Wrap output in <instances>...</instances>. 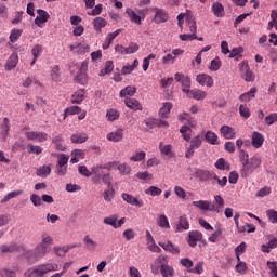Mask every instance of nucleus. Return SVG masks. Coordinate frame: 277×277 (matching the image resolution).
Listing matches in <instances>:
<instances>
[{
	"mask_svg": "<svg viewBox=\"0 0 277 277\" xmlns=\"http://www.w3.org/2000/svg\"><path fill=\"white\" fill-rule=\"evenodd\" d=\"M238 157L242 166L240 170V175L242 179H247V176H250V174H252L254 170L261 168V158L256 156L250 158L248 151H240V154H238Z\"/></svg>",
	"mask_w": 277,
	"mask_h": 277,
	"instance_id": "nucleus-1",
	"label": "nucleus"
},
{
	"mask_svg": "<svg viewBox=\"0 0 277 277\" xmlns=\"http://www.w3.org/2000/svg\"><path fill=\"white\" fill-rule=\"evenodd\" d=\"M50 272H57V264L48 263L34 266L25 272L24 277H44Z\"/></svg>",
	"mask_w": 277,
	"mask_h": 277,
	"instance_id": "nucleus-2",
	"label": "nucleus"
},
{
	"mask_svg": "<svg viewBox=\"0 0 277 277\" xmlns=\"http://www.w3.org/2000/svg\"><path fill=\"white\" fill-rule=\"evenodd\" d=\"M49 250V246L39 243L34 250L25 251V256L28 261H40V259H44Z\"/></svg>",
	"mask_w": 277,
	"mask_h": 277,
	"instance_id": "nucleus-3",
	"label": "nucleus"
},
{
	"mask_svg": "<svg viewBox=\"0 0 277 277\" xmlns=\"http://www.w3.org/2000/svg\"><path fill=\"white\" fill-rule=\"evenodd\" d=\"M113 177L111 174H107L103 176V183L107 185V188L103 193V198L105 202H111L114 197L116 196V189H114V185L111 184Z\"/></svg>",
	"mask_w": 277,
	"mask_h": 277,
	"instance_id": "nucleus-4",
	"label": "nucleus"
},
{
	"mask_svg": "<svg viewBox=\"0 0 277 277\" xmlns=\"http://www.w3.org/2000/svg\"><path fill=\"white\" fill-rule=\"evenodd\" d=\"M103 170H109V167L107 166H93L91 169V176H92V181L93 183H101V181H103L104 176H107V174L110 173H105Z\"/></svg>",
	"mask_w": 277,
	"mask_h": 277,
	"instance_id": "nucleus-5",
	"label": "nucleus"
},
{
	"mask_svg": "<svg viewBox=\"0 0 277 277\" xmlns=\"http://www.w3.org/2000/svg\"><path fill=\"white\" fill-rule=\"evenodd\" d=\"M126 16L129 18V21H131V23H134L135 25H142V21L146 18L144 10H138L135 12L133 9H127Z\"/></svg>",
	"mask_w": 277,
	"mask_h": 277,
	"instance_id": "nucleus-6",
	"label": "nucleus"
},
{
	"mask_svg": "<svg viewBox=\"0 0 277 277\" xmlns=\"http://www.w3.org/2000/svg\"><path fill=\"white\" fill-rule=\"evenodd\" d=\"M202 146V136L197 135L190 140V145L186 149L185 157L186 159H192L194 157L195 150H198Z\"/></svg>",
	"mask_w": 277,
	"mask_h": 277,
	"instance_id": "nucleus-7",
	"label": "nucleus"
},
{
	"mask_svg": "<svg viewBox=\"0 0 277 277\" xmlns=\"http://www.w3.org/2000/svg\"><path fill=\"white\" fill-rule=\"evenodd\" d=\"M121 198L123 202H127V205H130L131 207H137L138 209L144 207V200L142 198L135 197L129 193L121 194Z\"/></svg>",
	"mask_w": 277,
	"mask_h": 277,
	"instance_id": "nucleus-8",
	"label": "nucleus"
},
{
	"mask_svg": "<svg viewBox=\"0 0 277 277\" xmlns=\"http://www.w3.org/2000/svg\"><path fill=\"white\" fill-rule=\"evenodd\" d=\"M240 72H241L242 79H245V81H247L249 83H252V81H254V79L256 78L254 76V72H252V70H250V66H248L247 62L241 63Z\"/></svg>",
	"mask_w": 277,
	"mask_h": 277,
	"instance_id": "nucleus-9",
	"label": "nucleus"
},
{
	"mask_svg": "<svg viewBox=\"0 0 277 277\" xmlns=\"http://www.w3.org/2000/svg\"><path fill=\"white\" fill-rule=\"evenodd\" d=\"M25 136L28 140H31L32 142H38V143L47 142L48 140L47 133L39 132V131L25 132Z\"/></svg>",
	"mask_w": 277,
	"mask_h": 277,
	"instance_id": "nucleus-10",
	"label": "nucleus"
},
{
	"mask_svg": "<svg viewBox=\"0 0 277 277\" xmlns=\"http://www.w3.org/2000/svg\"><path fill=\"white\" fill-rule=\"evenodd\" d=\"M220 133L222 137H224V140H235V137H237V131L230 126H222L220 129Z\"/></svg>",
	"mask_w": 277,
	"mask_h": 277,
	"instance_id": "nucleus-11",
	"label": "nucleus"
},
{
	"mask_svg": "<svg viewBox=\"0 0 277 277\" xmlns=\"http://www.w3.org/2000/svg\"><path fill=\"white\" fill-rule=\"evenodd\" d=\"M193 206L200 211H215V205L209 200L193 201Z\"/></svg>",
	"mask_w": 277,
	"mask_h": 277,
	"instance_id": "nucleus-12",
	"label": "nucleus"
},
{
	"mask_svg": "<svg viewBox=\"0 0 277 277\" xmlns=\"http://www.w3.org/2000/svg\"><path fill=\"white\" fill-rule=\"evenodd\" d=\"M124 137V130L122 128H118L117 130L109 132L106 135V138L108 140V142H122V138Z\"/></svg>",
	"mask_w": 277,
	"mask_h": 277,
	"instance_id": "nucleus-13",
	"label": "nucleus"
},
{
	"mask_svg": "<svg viewBox=\"0 0 277 277\" xmlns=\"http://www.w3.org/2000/svg\"><path fill=\"white\" fill-rule=\"evenodd\" d=\"M70 51H72V53H77L78 55H83V53H90V45L85 43V41H82L77 44H71Z\"/></svg>",
	"mask_w": 277,
	"mask_h": 277,
	"instance_id": "nucleus-14",
	"label": "nucleus"
},
{
	"mask_svg": "<svg viewBox=\"0 0 277 277\" xmlns=\"http://www.w3.org/2000/svg\"><path fill=\"white\" fill-rule=\"evenodd\" d=\"M198 241H202V233L198 230L189 232L188 246H190V248H196V246H198Z\"/></svg>",
	"mask_w": 277,
	"mask_h": 277,
	"instance_id": "nucleus-15",
	"label": "nucleus"
},
{
	"mask_svg": "<svg viewBox=\"0 0 277 277\" xmlns=\"http://www.w3.org/2000/svg\"><path fill=\"white\" fill-rule=\"evenodd\" d=\"M197 83L199 85H206L207 88H213V77L207 75V74H199L196 77Z\"/></svg>",
	"mask_w": 277,
	"mask_h": 277,
	"instance_id": "nucleus-16",
	"label": "nucleus"
},
{
	"mask_svg": "<svg viewBox=\"0 0 277 277\" xmlns=\"http://www.w3.org/2000/svg\"><path fill=\"white\" fill-rule=\"evenodd\" d=\"M37 14L38 15L35 18V25H37V27H42V25L49 21V13L42 9H39L37 10Z\"/></svg>",
	"mask_w": 277,
	"mask_h": 277,
	"instance_id": "nucleus-17",
	"label": "nucleus"
},
{
	"mask_svg": "<svg viewBox=\"0 0 277 277\" xmlns=\"http://www.w3.org/2000/svg\"><path fill=\"white\" fill-rule=\"evenodd\" d=\"M146 241H147V248L150 252L159 253L161 252V248L155 243V238H153V235L150 232H146Z\"/></svg>",
	"mask_w": 277,
	"mask_h": 277,
	"instance_id": "nucleus-18",
	"label": "nucleus"
},
{
	"mask_svg": "<svg viewBox=\"0 0 277 277\" xmlns=\"http://www.w3.org/2000/svg\"><path fill=\"white\" fill-rule=\"evenodd\" d=\"M174 79L175 81H177V83H181L183 88H192V78H189L188 76L176 72L174 75Z\"/></svg>",
	"mask_w": 277,
	"mask_h": 277,
	"instance_id": "nucleus-19",
	"label": "nucleus"
},
{
	"mask_svg": "<svg viewBox=\"0 0 277 277\" xmlns=\"http://www.w3.org/2000/svg\"><path fill=\"white\" fill-rule=\"evenodd\" d=\"M169 16L166 11L161 9H155V16H154V22L157 23V25L161 23H166L168 21Z\"/></svg>",
	"mask_w": 277,
	"mask_h": 277,
	"instance_id": "nucleus-20",
	"label": "nucleus"
},
{
	"mask_svg": "<svg viewBox=\"0 0 277 277\" xmlns=\"http://www.w3.org/2000/svg\"><path fill=\"white\" fill-rule=\"evenodd\" d=\"M124 103L129 109H132V111H142V104L140 101L135 98H126Z\"/></svg>",
	"mask_w": 277,
	"mask_h": 277,
	"instance_id": "nucleus-21",
	"label": "nucleus"
},
{
	"mask_svg": "<svg viewBox=\"0 0 277 277\" xmlns=\"http://www.w3.org/2000/svg\"><path fill=\"white\" fill-rule=\"evenodd\" d=\"M163 261H166V256L163 255H159L155 262L151 264L150 269L153 274H159V272H161V265H166L163 264Z\"/></svg>",
	"mask_w": 277,
	"mask_h": 277,
	"instance_id": "nucleus-22",
	"label": "nucleus"
},
{
	"mask_svg": "<svg viewBox=\"0 0 277 277\" xmlns=\"http://www.w3.org/2000/svg\"><path fill=\"white\" fill-rule=\"evenodd\" d=\"M18 65V53H12L4 66L5 70H14V67Z\"/></svg>",
	"mask_w": 277,
	"mask_h": 277,
	"instance_id": "nucleus-23",
	"label": "nucleus"
},
{
	"mask_svg": "<svg viewBox=\"0 0 277 277\" xmlns=\"http://www.w3.org/2000/svg\"><path fill=\"white\" fill-rule=\"evenodd\" d=\"M1 132L0 134L2 135L3 140L10 135V129H12V124H10V118L5 117L3 119L2 124L0 126Z\"/></svg>",
	"mask_w": 277,
	"mask_h": 277,
	"instance_id": "nucleus-24",
	"label": "nucleus"
},
{
	"mask_svg": "<svg viewBox=\"0 0 277 277\" xmlns=\"http://www.w3.org/2000/svg\"><path fill=\"white\" fill-rule=\"evenodd\" d=\"M72 144H84V142H88V134L83 132H76L70 137Z\"/></svg>",
	"mask_w": 277,
	"mask_h": 277,
	"instance_id": "nucleus-25",
	"label": "nucleus"
},
{
	"mask_svg": "<svg viewBox=\"0 0 277 277\" xmlns=\"http://www.w3.org/2000/svg\"><path fill=\"white\" fill-rule=\"evenodd\" d=\"M83 243L87 248V250H90V252H94L98 248V242L96 240L92 239L89 235L84 236Z\"/></svg>",
	"mask_w": 277,
	"mask_h": 277,
	"instance_id": "nucleus-26",
	"label": "nucleus"
},
{
	"mask_svg": "<svg viewBox=\"0 0 277 277\" xmlns=\"http://www.w3.org/2000/svg\"><path fill=\"white\" fill-rule=\"evenodd\" d=\"M172 105L171 102H166L163 103L162 107L159 109V116L160 118H169L170 117V111H172Z\"/></svg>",
	"mask_w": 277,
	"mask_h": 277,
	"instance_id": "nucleus-27",
	"label": "nucleus"
},
{
	"mask_svg": "<svg viewBox=\"0 0 277 277\" xmlns=\"http://www.w3.org/2000/svg\"><path fill=\"white\" fill-rule=\"evenodd\" d=\"M263 142H265V137L263 134L259 132H253L252 134V146L254 148H261L263 146Z\"/></svg>",
	"mask_w": 277,
	"mask_h": 277,
	"instance_id": "nucleus-28",
	"label": "nucleus"
},
{
	"mask_svg": "<svg viewBox=\"0 0 277 277\" xmlns=\"http://www.w3.org/2000/svg\"><path fill=\"white\" fill-rule=\"evenodd\" d=\"M256 87H253L250 89L249 92L243 93L239 96V101H242L243 103H250V101H252V98H254V96H256Z\"/></svg>",
	"mask_w": 277,
	"mask_h": 277,
	"instance_id": "nucleus-29",
	"label": "nucleus"
},
{
	"mask_svg": "<svg viewBox=\"0 0 277 277\" xmlns=\"http://www.w3.org/2000/svg\"><path fill=\"white\" fill-rule=\"evenodd\" d=\"M37 176H40V179H47L51 174V164H43L42 167H39L36 171Z\"/></svg>",
	"mask_w": 277,
	"mask_h": 277,
	"instance_id": "nucleus-30",
	"label": "nucleus"
},
{
	"mask_svg": "<svg viewBox=\"0 0 277 277\" xmlns=\"http://www.w3.org/2000/svg\"><path fill=\"white\" fill-rule=\"evenodd\" d=\"M160 248L164 249L166 252H171V254H179V247L174 246L171 241L159 242Z\"/></svg>",
	"mask_w": 277,
	"mask_h": 277,
	"instance_id": "nucleus-31",
	"label": "nucleus"
},
{
	"mask_svg": "<svg viewBox=\"0 0 277 277\" xmlns=\"http://www.w3.org/2000/svg\"><path fill=\"white\" fill-rule=\"evenodd\" d=\"M53 144L55 145L56 150L64 153L66 150V144H64V138L62 135H56L52 138Z\"/></svg>",
	"mask_w": 277,
	"mask_h": 277,
	"instance_id": "nucleus-32",
	"label": "nucleus"
},
{
	"mask_svg": "<svg viewBox=\"0 0 277 277\" xmlns=\"http://www.w3.org/2000/svg\"><path fill=\"white\" fill-rule=\"evenodd\" d=\"M176 230L177 233H183V230H189V221H187V216L180 217Z\"/></svg>",
	"mask_w": 277,
	"mask_h": 277,
	"instance_id": "nucleus-33",
	"label": "nucleus"
},
{
	"mask_svg": "<svg viewBox=\"0 0 277 277\" xmlns=\"http://www.w3.org/2000/svg\"><path fill=\"white\" fill-rule=\"evenodd\" d=\"M140 66V61L136 58L133 61L132 65H126L122 67L121 72L122 75H131L135 68Z\"/></svg>",
	"mask_w": 277,
	"mask_h": 277,
	"instance_id": "nucleus-34",
	"label": "nucleus"
},
{
	"mask_svg": "<svg viewBox=\"0 0 277 277\" xmlns=\"http://www.w3.org/2000/svg\"><path fill=\"white\" fill-rule=\"evenodd\" d=\"M143 124H144L145 131H147V132L153 131V129H155V127H157V119H155L153 117L146 118V119H144Z\"/></svg>",
	"mask_w": 277,
	"mask_h": 277,
	"instance_id": "nucleus-35",
	"label": "nucleus"
},
{
	"mask_svg": "<svg viewBox=\"0 0 277 277\" xmlns=\"http://www.w3.org/2000/svg\"><path fill=\"white\" fill-rule=\"evenodd\" d=\"M212 10H213L214 16H217V18H221L222 16H224V5H222V3L214 2L212 4Z\"/></svg>",
	"mask_w": 277,
	"mask_h": 277,
	"instance_id": "nucleus-36",
	"label": "nucleus"
},
{
	"mask_svg": "<svg viewBox=\"0 0 277 277\" xmlns=\"http://www.w3.org/2000/svg\"><path fill=\"white\" fill-rule=\"evenodd\" d=\"M107 25V21L103 17H95L93 19V27L95 31H101Z\"/></svg>",
	"mask_w": 277,
	"mask_h": 277,
	"instance_id": "nucleus-37",
	"label": "nucleus"
},
{
	"mask_svg": "<svg viewBox=\"0 0 277 277\" xmlns=\"http://www.w3.org/2000/svg\"><path fill=\"white\" fill-rule=\"evenodd\" d=\"M135 92H137L135 87L128 85L120 91L119 95L121 98H124L126 96H133Z\"/></svg>",
	"mask_w": 277,
	"mask_h": 277,
	"instance_id": "nucleus-38",
	"label": "nucleus"
},
{
	"mask_svg": "<svg viewBox=\"0 0 277 277\" xmlns=\"http://www.w3.org/2000/svg\"><path fill=\"white\" fill-rule=\"evenodd\" d=\"M180 133L182 134L185 142H189V140H192V128H189V126H182L180 129Z\"/></svg>",
	"mask_w": 277,
	"mask_h": 277,
	"instance_id": "nucleus-39",
	"label": "nucleus"
},
{
	"mask_svg": "<svg viewBox=\"0 0 277 277\" xmlns=\"http://www.w3.org/2000/svg\"><path fill=\"white\" fill-rule=\"evenodd\" d=\"M159 150L161 153V155H164L166 157L172 158V145L170 144H163L160 143L159 144Z\"/></svg>",
	"mask_w": 277,
	"mask_h": 277,
	"instance_id": "nucleus-40",
	"label": "nucleus"
},
{
	"mask_svg": "<svg viewBox=\"0 0 277 277\" xmlns=\"http://www.w3.org/2000/svg\"><path fill=\"white\" fill-rule=\"evenodd\" d=\"M177 120L182 122V124H188L189 127H194V121H192V116L187 113H182L179 115Z\"/></svg>",
	"mask_w": 277,
	"mask_h": 277,
	"instance_id": "nucleus-41",
	"label": "nucleus"
},
{
	"mask_svg": "<svg viewBox=\"0 0 277 277\" xmlns=\"http://www.w3.org/2000/svg\"><path fill=\"white\" fill-rule=\"evenodd\" d=\"M157 224L160 228H170V221L166 214H160L157 217Z\"/></svg>",
	"mask_w": 277,
	"mask_h": 277,
	"instance_id": "nucleus-42",
	"label": "nucleus"
},
{
	"mask_svg": "<svg viewBox=\"0 0 277 277\" xmlns=\"http://www.w3.org/2000/svg\"><path fill=\"white\" fill-rule=\"evenodd\" d=\"M31 54L34 56V60L30 63V65L34 66V64H36V61L38 60V57H40L42 55V45H40V44L34 45V48L31 50Z\"/></svg>",
	"mask_w": 277,
	"mask_h": 277,
	"instance_id": "nucleus-43",
	"label": "nucleus"
},
{
	"mask_svg": "<svg viewBox=\"0 0 277 277\" xmlns=\"http://www.w3.org/2000/svg\"><path fill=\"white\" fill-rule=\"evenodd\" d=\"M186 23L188 25L190 34H196L197 26H196V18H194V15L188 14L186 16Z\"/></svg>",
	"mask_w": 277,
	"mask_h": 277,
	"instance_id": "nucleus-44",
	"label": "nucleus"
},
{
	"mask_svg": "<svg viewBox=\"0 0 277 277\" xmlns=\"http://www.w3.org/2000/svg\"><path fill=\"white\" fill-rule=\"evenodd\" d=\"M84 96H85V91L84 90H78L72 94L71 103L79 104L83 101Z\"/></svg>",
	"mask_w": 277,
	"mask_h": 277,
	"instance_id": "nucleus-45",
	"label": "nucleus"
},
{
	"mask_svg": "<svg viewBox=\"0 0 277 277\" xmlns=\"http://www.w3.org/2000/svg\"><path fill=\"white\" fill-rule=\"evenodd\" d=\"M114 71V62L107 61L104 68L100 71V77H105Z\"/></svg>",
	"mask_w": 277,
	"mask_h": 277,
	"instance_id": "nucleus-46",
	"label": "nucleus"
},
{
	"mask_svg": "<svg viewBox=\"0 0 277 277\" xmlns=\"http://www.w3.org/2000/svg\"><path fill=\"white\" fill-rule=\"evenodd\" d=\"M162 277H173L174 276V268L168 264L161 265Z\"/></svg>",
	"mask_w": 277,
	"mask_h": 277,
	"instance_id": "nucleus-47",
	"label": "nucleus"
},
{
	"mask_svg": "<svg viewBox=\"0 0 277 277\" xmlns=\"http://www.w3.org/2000/svg\"><path fill=\"white\" fill-rule=\"evenodd\" d=\"M206 141L208 142V144H211L212 146L220 144V142H217V134L211 131H208L206 133Z\"/></svg>",
	"mask_w": 277,
	"mask_h": 277,
	"instance_id": "nucleus-48",
	"label": "nucleus"
},
{
	"mask_svg": "<svg viewBox=\"0 0 277 277\" xmlns=\"http://www.w3.org/2000/svg\"><path fill=\"white\" fill-rule=\"evenodd\" d=\"M209 68L212 72H217V70L222 68V61L219 58V56L210 62Z\"/></svg>",
	"mask_w": 277,
	"mask_h": 277,
	"instance_id": "nucleus-49",
	"label": "nucleus"
},
{
	"mask_svg": "<svg viewBox=\"0 0 277 277\" xmlns=\"http://www.w3.org/2000/svg\"><path fill=\"white\" fill-rule=\"evenodd\" d=\"M192 98H195V101H205V98H207V92L199 89H193Z\"/></svg>",
	"mask_w": 277,
	"mask_h": 277,
	"instance_id": "nucleus-50",
	"label": "nucleus"
},
{
	"mask_svg": "<svg viewBox=\"0 0 277 277\" xmlns=\"http://www.w3.org/2000/svg\"><path fill=\"white\" fill-rule=\"evenodd\" d=\"M106 118L109 122H114V120H118V118H120V113L114 108H110L106 111Z\"/></svg>",
	"mask_w": 277,
	"mask_h": 277,
	"instance_id": "nucleus-51",
	"label": "nucleus"
},
{
	"mask_svg": "<svg viewBox=\"0 0 277 277\" xmlns=\"http://www.w3.org/2000/svg\"><path fill=\"white\" fill-rule=\"evenodd\" d=\"M116 222H118V215L117 214L106 216L103 220L104 224H106L107 226H111L113 228H116Z\"/></svg>",
	"mask_w": 277,
	"mask_h": 277,
	"instance_id": "nucleus-52",
	"label": "nucleus"
},
{
	"mask_svg": "<svg viewBox=\"0 0 277 277\" xmlns=\"http://www.w3.org/2000/svg\"><path fill=\"white\" fill-rule=\"evenodd\" d=\"M55 173L57 176H66L68 174V164H56Z\"/></svg>",
	"mask_w": 277,
	"mask_h": 277,
	"instance_id": "nucleus-53",
	"label": "nucleus"
},
{
	"mask_svg": "<svg viewBox=\"0 0 277 277\" xmlns=\"http://www.w3.org/2000/svg\"><path fill=\"white\" fill-rule=\"evenodd\" d=\"M75 79L80 85H85L88 83V74L85 71H79Z\"/></svg>",
	"mask_w": 277,
	"mask_h": 277,
	"instance_id": "nucleus-54",
	"label": "nucleus"
},
{
	"mask_svg": "<svg viewBox=\"0 0 277 277\" xmlns=\"http://www.w3.org/2000/svg\"><path fill=\"white\" fill-rule=\"evenodd\" d=\"M145 194L146 196H159L160 194H162L161 188L157 187V186H149L147 189H145Z\"/></svg>",
	"mask_w": 277,
	"mask_h": 277,
	"instance_id": "nucleus-55",
	"label": "nucleus"
},
{
	"mask_svg": "<svg viewBox=\"0 0 277 277\" xmlns=\"http://www.w3.org/2000/svg\"><path fill=\"white\" fill-rule=\"evenodd\" d=\"M117 170H119L120 174H124V175L131 174V166H129L127 162L119 163L117 167Z\"/></svg>",
	"mask_w": 277,
	"mask_h": 277,
	"instance_id": "nucleus-56",
	"label": "nucleus"
},
{
	"mask_svg": "<svg viewBox=\"0 0 277 277\" xmlns=\"http://www.w3.org/2000/svg\"><path fill=\"white\" fill-rule=\"evenodd\" d=\"M266 266L271 272V277H277V262L276 261H267Z\"/></svg>",
	"mask_w": 277,
	"mask_h": 277,
	"instance_id": "nucleus-57",
	"label": "nucleus"
},
{
	"mask_svg": "<svg viewBox=\"0 0 277 277\" xmlns=\"http://www.w3.org/2000/svg\"><path fill=\"white\" fill-rule=\"evenodd\" d=\"M144 159H146V153L144 151H136L132 157H130V161H134L135 163L144 161Z\"/></svg>",
	"mask_w": 277,
	"mask_h": 277,
	"instance_id": "nucleus-58",
	"label": "nucleus"
},
{
	"mask_svg": "<svg viewBox=\"0 0 277 277\" xmlns=\"http://www.w3.org/2000/svg\"><path fill=\"white\" fill-rule=\"evenodd\" d=\"M235 271L237 272V274L243 275L246 274V272H248V264H246V262H237Z\"/></svg>",
	"mask_w": 277,
	"mask_h": 277,
	"instance_id": "nucleus-59",
	"label": "nucleus"
},
{
	"mask_svg": "<svg viewBox=\"0 0 277 277\" xmlns=\"http://www.w3.org/2000/svg\"><path fill=\"white\" fill-rule=\"evenodd\" d=\"M122 235H123L126 241H131V240L135 239V237L137 236L135 230H133L132 228L126 229L122 233Z\"/></svg>",
	"mask_w": 277,
	"mask_h": 277,
	"instance_id": "nucleus-60",
	"label": "nucleus"
},
{
	"mask_svg": "<svg viewBox=\"0 0 277 277\" xmlns=\"http://www.w3.org/2000/svg\"><path fill=\"white\" fill-rule=\"evenodd\" d=\"M136 177L140 181H153V173L148 172V171H144V172H138L136 174Z\"/></svg>",
	"mask_w": 277,
	"mask_h": 277,
	"instance_id": "nucleus-61",
	"label": "nucleus"
},
{
	"mask_svg": "<svg viewBox=\"0 0 277 277\" xmlns=\"http://www.w3.org/2000/svg\"><path fill=\"white\" fill-rule=\"evenodd\" d=\"M266 215L271 222V224H277V211L274 209H269L266 211Z\"/></svg>",
	"mask_w": 277,
	"mask_h": 277,
	"instance_id": "nucleus-62",
	"label": "nucleus"
},
{
	"mask_svg": "<svg viewBox=\"0 0 277 277\" xmlns=\"http://www.w3.org/2000/svg\"><path fill=\"white\" fill-rule=\"evenodd\" d=\"M277 122V113L269 114L265 117V124H268V127H272V124Z\"/></svg>",
	"mask_w": 277,
	"mask_h": 277,
	"instance_id": "nucleus-63",
	"label": "nucleus"
},
{
	"mask_svg": "<svg viewBox=\"0 0 277 277\" xmlns=\"http://www.w3.org/2000/svg\"><path fill=\"white\" fill-rule=\"evenodd\" d=\"M1 277H16V272L10 268H1L0 269Z\"/></svg>",
	"mask_w": 277,
	"mask_h": 277,
	"instance_id": "nucleus-64",
	"label": "nucleus"
}]
</instances>
